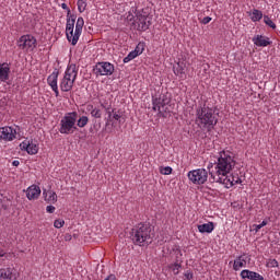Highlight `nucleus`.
Instances as JSON below:
<instances>
[{
	"label": "nucleus",
	"mask_w": 280,
	"mask_h": 280,
	"mask_svg": "<svg viewBox=\"0 0 280 280\" xmlns=\"http://www.w3.org/2000/svg\"><path fill=\"white\" fill-rule=\"evenodd\" d=\"M235 165H237V162L233 152L221 151L214 164V171L210 172V183H220L226 189H231L234 185H242L240 175L231 173L235 168Z\"/></svg>",
	"instance_id": "1"
},
{
	"label": "nucleus",
	"mask_w": 280,
	"mask_h": 280,
	"mask_svg": "<svg viewBox=\"0 0 280 280\" xmlns=\"http://www.w3.org/2000/svg\"><path fill=\"white\" fill-rule=\"evenodd\" d=\"M62 10H67V23H66V36L71 45H78V40H80V36H82V28L84 27V18H78L75 23V15H71V9L67 5V3H61ZM74 30V32H73Z\"/></svg>",
	"instance_id": "2"
},
{
	"label": "nucleus",
	"mask_w": 280,
	"mask_h": 280,
	"mask_svg": "<svg viewBox=\"0 0 280 280\" xmlns=\"http://www.w3.org/2000/svg\"><path fill=\"white\" fill-rule=\"evenodd\" d=\"M196 124L199 128H205L206 130H213L218 125V116L215 115V110L207 106L197 108Z\"/></svg>",
	"instance_id": "3"
},
{
	"label": "nucleus",
	"mask_w": 280,
	"mask_h": 280,
	"mask_svg": "<svg viewBox=\"0 0 280 280\" xmlns=\"http://www.w3.org/2000/svg\"><path fill=\"white\" fill-rule=\"evenodd\" d=\"M131 241L136 246H145L152 243V228L139 223L131 230Z\"/></svg>",
	"instance_id": "4"
},
{
	"label": "nucleus",
	"mask_w": 280,
	"mask_h": 280,
	"mask_svg": "<svg viewBox=\"0 0 280 280\" xmlns=\"http://www.w3.org/2000/svg\"><path fill=\"white\" fill-rule=\"evenodd\" d=\"M78 79V66L75 63L68 65L62 79L60 80L59 86L63 93H69L71 89H73V84H75V80Z\"/></svg>",
	"instance_id": "5"
},
{
	"label": "nucleus",
	"mask_w": 280,
	"mask_h": 280,
	"mask_svg": "<svg viewBox=\"0 0 280 280\" xmlns=\"http://www.w3.org/2000/svg\"><path fill=\"white\" fill-rule=\"evenodd\" d=\"M170 94L162 93L160 95L152 96V108L156 113H159L160 117H167L170 115Z\"/></svg>",
	"instance_id": "6"
},
{
	"label": "nucleus",
	"mask_w": 280,
	"mask_h": 280,
	"mask_svg": "<svg viewBox=\"0 0 280 280\" xmlns=\"http://www.w3.org/2000/svg\"><path fill=\"white\" fill-rule=\"evenodd\" d=\"M77 121H78V112L66 113L59 124L60 135H73V132L78 130V126H75Z\"/></svg>",
	"instance_id": "7"
},
{
	"label": "nucleus",
	"mask_w": 280,
	"mask_h": 280,
	"mask_svg": "<svg viewBox=\"0 0 280 280\" xmlns=\"http://www.w3.org/2000/svg\"><path fill=\"white\" fill-rule=\"evenodd\" d=\"M187 176L192 185H205L209 180V172L206 168L189 171Z\"/></svg>",
	"instance_id": "8"
},
{
	"label": "nucleus",
	"mask_w": 280,
	"mask_h": 280,
	"mask_svg": "<svg viewBox=\"0 0 280 280\" xmlns=\"http://www.w3.org/2000/svg\"><path fill=\"white\" fill-rule=\"evenodd\" d=\"M37 45L36 37L33 35L26 34L22 35L18 40V47L23 51H34V48Z\"/></svg>",
	"instance_id": "9"
},
{
	"label": "nucleus",
	"mask_w": 280,
	"mask_h": 280,
	"mask_svg": "<svg viewBox=\"0 0 280 280\" xmlns=\"http://www.w3.org/2000/svg\"><path fill=\"white\" fill-rule=\"evenodd\" d=\"M95 75H113L115 73V66L108 61L97 62L94 67Z\"/></svg>",
	"instance_id": "10"
},
{
	"label": "nucleus",
	"mask_w": 280,
	"mask_h": 280,
	"mask_svg": "<svg viewBox=\"0 0 280 280\" xmlns=\"http://www.w3.org/2000/svg\"><path fill=\"white\" fill-rule=\"evenodd\" d=\"M136 16H137L138 30L140 32H147V30H150L152 22L150 21V18L148 16L147 13H144L143 11H138L136 13Z\"/></svg>",
	"instance_id": "11"
},
{
	"label": "nucleus",
	"mask_w": 280,
	"mask_h": 280,
	"mask_svg": "<svg viewBox=\"0 0 280 280\" xmlns=\"http://www.w3.org/2000/svg\"><path fill=\"white\" fill-rule=\"evenodd\" d=\"M1 141H14L16 139V128L5 126L0 128Z\"/></svg>",
	"instance_id": "12"
},
{
	"label": "nucleus",
	"mask_w": 280,
	"mask_h": 280,
	"mask_svg": "<svg viewBox=\"0 0 280 280\" xmlns=\"http://www.w3.org/2000/svg\"><path fill=\"white\" fill-rule=\"evenodd\" d=\"M19 278V271L13 267L7 269H0V280H16Z\"/></svg>",
	"instance_id": "13"
},
{
	"label": "nucleus",
	"mask_w": 280,
	"mask_h": 280,
	"mask_svg": "<svg viewBox=\"0 0 280 280\" xmlns=\"http://www.w3.org/2000/svg\"><path fill=\"white\" fill-rule=\"evenodd\" d=\"M47 84L50 86L51 91H54L56 97H59L60 92L58 91V72L54 71L47 78Z\"/></svg>",
	"instance_id": "14"
},
{
	"label": "nucleus",
	"mask_w": 280,
	"mask_h": 280,
	"mask_svg": "<svg viewBox=\"0 0 280 280\" xmlns=\"http://www.w3.org/2000/svg\"><path fill=\"white\" fill-rule=\"evenodd\" d=\"M21 150H25V152H27V154H38V144L33 143L30 140H24L21 144H20Z\"/></svg>",
	"instance_id": "15"
},
{
	"label": "nucleus",
	"mask_w": 280,
	"mask_h": 280,
	"mask_svg": "<svg viewBox=\"0 0 280 280\" xmlns=\"http://www.w3.org/2000/svg\"><path fill=\"white\" fill-rule=\"evenodd\" d=\"M252 42L256 47H268V45H272L270 37L264 35H255Z\"/></svg>",
	"instance_id": "16"
},
{
	"label": "nucleus",
	"mask_w": 280,
	"mask_h": 280,
	"mask_svg": "<svg viewBox=\"0 0 280 280\" xmlns=\"http://www.w3.org/2000/svg\"><path fill=\"white\" fill-rule=\"evenodd\" d=\"M40 197V187L36 185H32L26 189V198L27 200H38Z\"/></svg>",
	"instance_id": "17"
},
{
	"label": "nucleus",
	"mask_w": 280,
	"mask_h": 280,
	"mask_svg": "<svg viewBox=\"0 0 280 280\" xmlns=\"http://www.w3.org/2000/svg\"><path fill=\"white\" fill-rule=\"evenodd\" d=\"M10 80V63L4 62L0 65V82H8Z\"/></svg>",
	"instance_id": "18"
},
{
	"label": "nucleus",
	"mask_w": 280,
	"mask_h": 280,
	"mask_svg": "<svg viewBox=\"0 0 280 280\" xmlns=\"http://www.w3.org/2000/svg\"><path fill=\"white\" fill-rule=\"evenodd\" d=\"M43 196L45 199V202H48V205H56L58 202V195L54 190H44Z\"/></svg>",
	"instance_id": "19"
},
{
	"label": "nucleus",
	"mask_w": 280,
	"mask_h": 280,
	"mask_svg": "<svg viewBox=\"0 0 280 280\" xmlns=\"http://www.w3.org/2000/svg\"><path fill=\"white\" fill-rule=\"evenodd\" d=\"M241 277L242 279H249V280H264V276L255 272V271H250L248 269H244L241 271Z\"/></svg>",
	"instance_id": "20"
},
{
	"label": "nucleus",
	"mask_w": 280,
	"mask_h": 280,
	"mask_svg": "<svg viewBox=\"0 0 280 280\" xmlns=\"http://www.w3.org/2000/svg\"><path fill=\"white\" fill-rule=\"evenodd\" d=\"M199 233H213L215 225L213 222L203 223L197 226Z\"/></svg>",
	"instance_id": "21"
},
{
	"label": "nucleus",
	"mask_w": 280,
	"mask_h": 280,
	"mask_svg": "<svg viewBox=\"0 0 280 280\" xmlns=\"http://www.w3.org/2000/svg\"><path fill=\"white\" fill-rule=\"evenodd\" d=\"M241 268H246V258L244 256H238L233 264V270L237 271Z\"/></svg>",
	"instance_id": "22"
},
{
	"label": "nucleus",
	"mask_w": 280,
	"mask_h": 280,
	"mask_svg": "<svg viewBox=\"0 0 280 280\" xmlns=\"http://www.w3.org/2000/svg\"><path fill=\"white\" fill-rule=\"evenodd\" d=\"M253 23L259 22L260 19H264V13L258 9H253L252 13L249 14Z\"/></svg>",
	"instance_id": "23"
},
{
	"label": "nucleus",
	"mask_w": 280,
	"mask_h": 280,
	"mask_svg": "<svg viewBox=\"0 0 280 280\" xmlns=\"http://www.w3.org/2000/svg\"><path fill=\"white\" fill-rule=\"evenodd\" d=\"M174 73L178 75V78H183L185 75V66L180 62H177V67L174 68Z\"/></svg>",
	"instance_id": "24"
},
{
	"label": "nucleus",
	"mask_w": 280,
	"mask_h": 280,
	"mask_svg": "<svg viewBox=\"0 0 280 280\" xmlns=\"http://www.w3.org/2000/svg\"><path fill=\"white\" fill-rule=\"evenodd\" d=\"M89 124V118L86 116H81L79 119L77 118L78 128H85Z\"/></svg>",
	"instance_id": "25"
},
{
	"label": "nucleus",
	"mask_w": 280,
	"mask_h": 280,
	"mask_svg": "<svg viewBox=\"0 0 280 280\" xmlns=\"http://www.w3.org/2000/svg\"><path fill=\"white\" fill-rule=\"evenodd\" d=\"M264 23L268 25V27H271V30H277V24L272 22V19L268 15H264Z\"/></svg>",
	"instance_id": "26"
},
{
	"label": "nucleus",
	"mask_w": 280,
	"mask_h": 280,
	"mask_svg": "<svg viewBox=\"0 0 280 280\" xmlns=\"http://www.w3.org/2000/svg\"><path fill=\"white\" fill-rule=\"evenodd\" d=\"M137 56H139L135 50L130 51L127 57L124 58V62L128 63L131 60H135V58H137Z\"/></svg>",
	"instance_id": "27"
},
{
	"label": "nucleus",
	"mask_w": 280,
	"mask_h": 280,
	"mask_svg": "<svg viewBox=\"0 0 280 280\" xmlns=\"http://www.w3.org/2000/svg\"><path fill=\"white\" fill-rule=\"evenodd\" d=\"M77 5L80 13L84 12L88 5L86 0H78Z\"/></svg>",
	"instance_id": "28"
},
{
	"label": "nucleus",
	"mask_w": 280,
	"mask_h": 280,
	"mask_svg": "<svg viewBox=\"0 0 280 280\" xmlns=\"http://www.w3.org/2000/svg\"><path fill=\"white\" fill-rule=\"evenodd\" d=\"M145 50V44L144 43H139L137 46H136V54L138 56H141V54H143V51Z\"/></svg>",
	"instance_id": "29"
},
{
	"label": "nucleus",
	"mask_w": 280,
	"mask_h": 280,
	"mask_svg": "<svg viewBox=\"0 0 280 280\" xmlns=\"http://www.w3.org/2000/svg\"><path fill=\"white\" fill-rule=\"evenodd\" d=\"M91 117H94V119H102V109L94 107V110L91 113Z\"/></svg>",
	"instance_id": "30"
},
{
	"label": "nucleus",
	"mask_w": 280,
	"mask_h": 280,
	"mask_svg": "<svg viewBox=\"0 0 280 280\" xmlns=\"http://www.w3.org/2000/svg\"><path fill=\"white\" fill-rule=\"evenodd\" d=\"M268 225V221L264 220L260 224H254L253 229L255 231V233H259L260 229H264V226Z\"/></svg>",
	"instance_id": "31"
},
{
	"label": "nucleus",
	"mask_w": 280,
	"mask_h": 280,
	"mask_svg": "<svg viewBox=\"0 0 280 280\" xmlns=\"http://www.w3.org/2000/svg\"><path fill=\"white\" fill-rule=\"evenodd\" d=\"M173 170L171 166H164L160 168V174H163L164 176H170L172 174Z\"/></svg>",
	"instance_id": "32"
},
{
	"label": "nucleus",
	"mask_w": 280,
	"mask_h": 280,
	"mask_svg": "<svg viewBox=\"0 0 280 280\" xmlns=\"http://www.w3.org/2000/svg\"><path fill=\"white\" fill-rule=\"evenodd\" d=\"M182 265L178 262H175L171 266V270H173L174 275H178L180 272Z\"/></svg>",
	"instance_id": "33"
},
{
	"label": "nucleus",
	"mask_w": 280,
	"mask_h": 280,
	"mask_svg": "<svg viewBox=\"0 0 280 280\" xmlns=\"http://www.w3.org/2000/svg\"><path fill=\"white\" fill-rule=\"evenodd\" d=\"M54 226H55V229H62V226H65V220H62V219L55 220Z\"/></svg>",
	"instance_id": "34"
},
{
	"label": "nucleus",
	"mask_w": 280,
	"mask_h": 280,
	"mask_svg": "<svg viewBox=\"0 0 280 280\" xmlns=\"http://www.w3.org/2000/svg\"><path fill=\"white\" fill-rule=\"evenodd\" d=\"M184 277H185V280H191L194 279V272L188 270L184 273Z\"/></svg>",
	"instance_id": "35"
},
{
	"label": "nucleus",
	"mask_w": 280,
	"mask_h": 280,
	"mask_svg": "<svg viewBox=\"0 0 280 280\" xmlns=\"http://www.w3.org/2000/svg\"><path fill=\"white\" fill-rule=\"evenodd\" d=\"M201 23H202L203 25H208V23H211V18H210V16L203 18V19L201 20Z\"/></svg>",
	"instance_id": "36"
},
{
	"label": "nucleus",
	"mask_w": 280,
	"mask_h": 280,
	"mask_svg": "<svg viewBox=\"0 0 280 280\" xmlns=\"http://www.w3.org/2000/svg\"><path fill=\"white\" fill-rule=\"evenodd\" d=\"M94 109H95V106H93V104L86 105V110H88V113H90V115L93 113Z\"/></svg>",
	"instance_id": "37"
},
{
	"label": "nucleus",
	"mask_w": 280,
	"mask_h": 280,
	"mask_svg": "<svg viewBox=\"0 0 280 280\" xmlns=\"http://www.w3.org/2000/svg\"><path fill=\"white\" fill-rule=\"evenodd\" d=\"M46 211H47V213H54V211H56V207H54V206H47V207H46Z\"/></svg>",
	"instance_id": "38"
},
{
	"label": "nucleus",
	"mask_w": 280,
	"mask_h": 280,
	"mask_svg": "<svg viewBox=\"0 0 280 280\" xmlns=\"http://www.w3.org/2000/svg\"><path fill=\"white\" fill-rule=\"evenodd\" d=\"M113 119H115L116 121H119V119H121V115L114 113Z\"/></svg>",
	"instance_id": "39"
},
{
	"label": "nucleus",
	"mask_w": 280,
	"mask_h": 280,
	"mask_svg": "<svg viewBox=\"0 0 280 280\" xmlns=\"http://www.w3.org/2000/svg\"><path fill=\"white\" fill-rule=\"evenodd\" d=\"M102 106H103V108H105V110H107V114H108L109 117H110V115H112L110 107H109V106H106V105H104V104H102Z\"/></svg>",
	"instance_id": "40"
},
{
	"label": "nucleus",
	"mask_w": 280,
	"mask_h": 280,
	"mask_svg": "<svg viewBox=\"0 0 280 280\" xmlns=\"http://www.w3.org/2000/svg\"><path fill=\"white\" fill-rule=\"evenodd\" d=\"M277 266H279V262L276 259L271 260V267L277 268Z\"/></svg>",
	"instance_id": "41"
},
{
	"label": "nucleus",
	"mask_w": 280,
	"mask_h": 280,
	"mask_svg": "<svg viewBox=\"0 0 280 280\" xmlns=\"http://www.w3.org/2000/svg\"><path fill=\"white\" fill-rule=\"evenodd\" d=\"M104 280H117V277H115V275H109L107 278H105Z\"/></svg>",
	"instance_id": "42"
},
{
	"label": "nucleus",
	"mask_w": 280,
	"mask_h": 280,
	"mask_svg": "<svg viewBox=\"0 0 280 280\" xmlns=\"http://www.w3.org/2000/svg\"><path fill=\"white\" fill-rule=\"evenodd\" d=\"M12 165H13L14 167H19V165H21V162H19V160H14V161L12 162Z\"/></svg>",
	"instance_id": "43"
},
{
	"label": "nucleus",
	"mask_w": 280,
	"mask_h": 280,
	"mask_svg": "<svg viewBox=\"0 0 280 280\" xmlns=\"http://www.w3.org/2000/svg\"><path fill=\"white\" fill-rule=\"evenodd\" d=\"M5 255V252H3L2 249H0V257H3Z\"/></svg>",
	"instance_id": "44"
},
{
	"label": "nucleus",
	"mask_w": 280,
	"mask_h": 280,
	"mask_svg": "<svg viewBox=\"0 0 280 280\" xmlns=\"http://www.w3.org/2000/svg\"><path fill=\"white\" fill-rule=\"evenodd\" d=\"M203 67H205L206 70L209 69V65H206V66H203Z\"/></svg>",
	"instance_id": "45"
}]
</instances>
